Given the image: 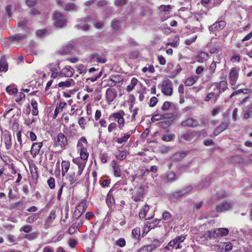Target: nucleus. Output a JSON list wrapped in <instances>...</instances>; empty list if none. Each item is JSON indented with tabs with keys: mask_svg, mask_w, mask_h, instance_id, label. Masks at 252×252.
I'll return each mask as SVG.
<instances>
[{
	"mask_svg": "<svg viewBox=\"0 0 252 252\" xmlns=\"http://www.w3.org/2000/svg\"><path fill=\"white\" fill-rule=\"evenodd\" d=\"M75 85V82L72 79H68L64 82H61L58 84V86L60 88H69Z\"/></svg>",
	"mask_w": 252,
	"mask_h": 252,
	"instance_id": "393cba45",
	"label": "nucleus"
},
{
	"mask_svg": "<svg viewBox=\"0 0 252 252\" xmlns=\"http://www.w3.org/2000/svg\"><path fill=\"white\" fill-rule=\"evenodd\" d=\"M76 6L74 3H68L66 4L65 7V10L66 11H68L70 10H76Z\"/></svg>",
	"mask_w": 252,
	"mask_h": 252,
	"instance_id": "603ef678",
	"label": "nucleus"
},
{
	"mask_svg": "<svg viewBox=\"0 0 252 252\" xmlns=\"http://www.w3.org/2000/svg\"><path fill=\"white\" fill-rule=\"evenodd\" d=\"M39 235V232L35 231L30 234L25 235L24 238L28 240L32 241L37 238Z\"/></svg>",
	"mask_w": 252,
	"mask_h": 252,
	"instance_id": "a19ab883",
	"label": "nucleus"
},
{
	"mask_svg": "<svg viewBox=\"0 0 252 252\" xmlns=\"http://www.w3.org/2000/svg\"><path fill=\"white\" fill-rule=\"evenodd\" d=\"M199 78V77L196 75L190 76L187 78L184 82V84L186 86H191L198 81Z\"/></svg>",
	"mask_w": 252,
	"mask_h": 252,
	"instance_id": "b1692460",
	"label": "nucleus"
},
{
	"mask_svg": "<svg viewBox=\"0 0 252 252\" xmlns=\"http://www.w3.org/2000/svg\"><path fill=\"white\" fill-rule=\"evenodd\" d=\"M209 58L210 56L209 54L203 51L198 52L195 57L196 62L201 63L206 62Z\"/></svg>",
	"mask_w": 252,
	"mask_h": 252,
	"instance_id": "dca6fc26",
	"label": "nucleus"
},
{
	"mask_svg": "<svg viewBox=\"0 0 252 252\" xmlns=\"http://www.w3.org/2000/svg\"><path fill=\"white\" fill-rule=\"evenodd\" d=\"M247 91H248V89H239V90H238L235 91L234 92H233L230 95V97L232 98L234 95H237V94H240L241 93L246 94Z\"/></svg>",
	"mask_w": 252,
	"mask_h": 252,
	"instance_id": "13d9d810",
	"label": "nucleus"
},
{
	"mask_svg": "<svg viewBox=\"0 0 252 252\" xmlns=\"http://www.w3.org/2000/svg\"><path fill=\"white\" fill-rule=\"evenodd\" d=\"M83 143L87 145V139L84 137H82L78 141L77 147L79 151H82V150H85L87 149L86 146H84L83 144Z\"/></svg>",
	"mask_w": 252,
	"mask_h": 252,
	"instance_id": "473e14b6",
	"label": "nucleus"
},
{
	"mask_svg": "<svg viewBox=\"0 0 252 252\" xmlns=\"http://www.w3.org/2000/svg\"><path fill=\"white\" fill-rule=\"evenodd\" d=\"M220 51V49L218 46L211 47L209 49V53L211 54H218Z\"/></svg>",
	"mask_w": 252,
	"mask_h": 252,
	"instance_id": "69168bd1",
	"label": "nucleus"
},
{
	"mask_svg": "<svg viewBox=\"0 0 252 252\" xmlns=\"http://www.w3.org/2000/svg\"><path fill=\"white\" fill-rule=\"evenodd\" d=\"M143 198V189L140 187L135 189L132 193V198L135 202H138Z\"/></svg>",
	"mask_w": 252,
	"mask_h": 252,
	"instance_id": "6e6552de",
	"label": "nucleus"
},
{
	"mask_svg": "<svg viewBox=\"0 0 252 252\" xmlns=\"http://www.w3.org/2000/svg\"><path fill=\"white\" fill-rule=\"evenodd\" d=\"M73 69L70 67H64L61 70L59 74V76L60 77H71L73 76Z\"/></svg>",
	"mask_w": 252,
	"mask_h": 252,
	"instance_id": "6ab92c4d",
	"label": "nucleus"
},
{
	"mask_svg": "<svg viewBox=\"0 0 252 252\" xmlns=\"http://www.w3.org/2000/svg\"><path fill=\"white\" fill-rule=\"evenodd\" d=\"M76 28L78 30L87 31L90 29V26L87 24H83L82 23H80L76 25Z\"/></svg>",
	"mask_w": 252,
	"mask_h": 252,
	"instance_id": "a18cd8bd",
	"label": "nucleus"
},
{
	"mask_svg": "<svg viewBox=\"0 0 252 252\" xmlns=\"http://www.w3.org/2000/svg\"><path fill=\"white\" fill-rule=\"evenodd\" d=\"M138 252H152L148 245L144 246L140 249Z\"/></svg>",
	"mask_w": 252,
	"mask_h": 252,
	"instance_id": "774afa93",
	"label": "nucleus"
},
{
	"mask_svg": "<svg viewBox=\"0 0 252 252\" xmlns=\"http://www.w3.org/2000/svg\"><path fill=\"white\" fill-rule=\"evenodd\" d=\"M124 115L125 113L123 110H120L110 115L108 121L110 124L108 126H116L117 123L120 126L123 125L125 123Z\"/></svg>",
	"mask_w": 252,
	"mask_h": 252,
	"instance_id": "f257e3e1",
	"label": "nucleus"
},
{
	"mask_svg": "<svg viewBox=\"0 0 252 252\" xmlns=\"http://www.w3.org/2000/svg\"><path fill=\"white\" fill-rule=\"evenodd\" d=\"M106 98L107 102H112L117 96V92L114 88H109L106 91Z\"/></svg>",
	"mask_w": 252,
	"mask_h": 252,
	"instance_id": "9b49d317",
	"label": "nucleus"
},
{
	"mask_svg": "<svg viewBox=\"0 0 252 252\" xmlns=\"http://www.w3.org/2000/svg\"><path fill=\"white\" fill-rule=\"evenodd\" d=\"M88 72L89 74H91L93 72H95V73L94 75H92L91 77L87 78L86 82H89V81L91 82H94L101 76L102 74L101 70H99V68H95L94 67L89 68Z\"/></svg>",
	"mask_w": 252,
	"mask_h": 252,
	"instance_id": "0eeeda50",
	"label": "nucleus"
},
{
	"mask_svg": "<svg viewBox=\"0 0 252 252\" xmlns=\"http://www.w3.org/2000/svg\"><path fill=\"white\" fill-rule=\"evenodd\" d=\"M220 58H219L217 61H213L211 63L208 68L209 72L210 74H213L215 72L216 68H217V63H220Z\"/></svg>",
	"mask_w": 252,
	"mask_h": 252,
	"instance_id": "f704fd0d",
	"label": "nucleus"
},
{
	"mask_svg": "<svg viewBox=\"0 0 252 252\" xmlns=\"http://www.w3.org/2000/svg\"><path fill=\"white\" fill-rule=\"evenodd\" d=\"M233 245L230 242H224L217 246V251L219 252H227L232 249Z\"/></svg>",
	"mask_w": 252,
	"mask_h": 252,
	"instance_id": "4468645a",
	"label": "nucleus"
},
{
	"mask_svg": "<svg viewBox=\"0 0 252 252\" xmlns=\"http://www.w3.org/2000/svg\"><path fill=\"white\" fill-rule=\"evenodd\" d=\"M67 144V140L65 135L62 133H60L55 139L54 146L55 147H60L62 148H64Z\"/></svg>",
	"mask_w": 252,
	"mask_h": 252,
	"instance_id": "423d86ee",
	"label": "nucleus"
},
{
	"mask_svg": "<svg viewBox=\"0 0 252 252\" xmlns=\"http://www.w3.org/2000/svg\"><path fill=\"white\" fill-rule=\"evenodd\" d=\"M27 37L26 34L17 33L11 36L12 40L17 42H21L25 40Z\"/></svg>",
	"mask_w": 252,
	"mask_h": 252,
	"instance_id": "2f4dec72",
	"label": "nucleus"
},
{
	"mask_svg": "<svg viewBox=\"0 0 252 252\" xmlns=\"http://www.w3.org/2000/svg\"><path fill=\"white\" fill-rule=\"evenodd\" d=\"M241 60L240 56L239 54L237 53H235L234 55L231 57L230 61L232 63L237 62L239 63Z\"/></svg>",
	"mask_w": 252,
	"mask_h": 252,
	"instance_id": "6e6d98bb",
	"label": "nucleus"
},
{
	"mask_svg": "<svg viewBox=\"0 0 252 252\" xmlns=\"http://www.w3.org/2000/svg\"><path fill=\"white\" fill-rule=\"evenodd\" d=\"M74 51V48L71 44H67L63 46L62 48L60 50V53L62 55L71 54Z\"/></svg>",
	"mask_w": 252,
	"mask_h": 252,
	"instance_id": "f3484780",
	"label": "nucleus"
},
{
	"mask_svg": "<svg viewBox=\"0 0 252 252\" xmlns=\"http://www.w3.org/2000/svg\"><path fill=\"white\" fill-rule=\"evenodd\" d=\"M106 203L109 205V204L111 205L115 204V199L114 197L112 196V194H111V191H109L108 192L107 198H106Z\"/></svg>",
	"mask_w": 252,
	"mask_h": 252,
	"instance_id": "49530a36",
	"label": "nucleus"
},
{
	"mask_svg": "<svg viewBox=\"0 0 252 252\" xmlns=\"http://www.w3.org/2000/svg\"><path fill=\"white\" fill-rule=\"evenodd\" d=\"M39 218V214L35 213L29 216L26 219V222L29 223H32L35 221Z\"/></svg>",
	"mask_w": 252,
	"mask_h": 252,
	"instance_id": "37998d69",
	"label": "nucleus"
},
{
	"mask_svg": "<svg viewBox=\"0 0 252 252\" xmlns=\"http://www.w3.org/2000/svg\"><path fill=\"white\" fill-rule=\"evenodd\" d=\"M126 157V152L124 151H121L119 155L117 156V158L120 160H123Z\"/></svg>",
	"mask_w": 252,
	"mask_h": 252,
	"instance_id": "e2e57ef3",
	"label": "nucleus"
},
{
	"mask_svg": "<svg viewBox=\"0 0 252 252\" xmlns=\"http://www.w3.org/2000/svg\"><path fill=\"white\" fill-rule=\"evenodd\" d=\"M112 166L114 170V174L116 177H121L122 175V168L116 160H113Z\"/></svg>",
	"mask_w": 252,
	"mask_h": 252,
	"instance_id": "4be33fe9",
	"label": "nucleus"
},
{
	"mask_svg": "<svg viewBox=\"0 0 252 252\" xmlns=\"http://www.w3.org/2000/svg\"><path fill=\"white\" fill-rule=\"evenodd\" d=\"M192 189V187L191 186H187L184 189L175 192L173 194V196L176 197H180L183 195L188 194Z\"/></svg>",
	"mask_w": 252,
	"mask_h": 252,
	"instance_id": "412c9836",
	"label": "nucleus"
},
{
	"mask_svg": "<svg viewBox=\"0 0 252 252\" xmlns=\"http://www.w3.org/2000/svg\"><path fill=\"white\" fill-rule=\"evenodd\" d=\"M42 145V142L34 143L32 144L31 150V153L33 157H35L38 154Z\"/></svg>",
	"mask_w": 252,
	"mask_h": 252,
	"instance_id": "aec40b11",
	"label": "nucleus"
},
{
	"mask_svg": "<svg viewBox=\"0 0 252 252\" xmlns=\"http://www.w3.org/2000/svg\"><path fill=\"white\" fill-rule=\"evenodd\" d=\"M171 106V102L169 101H165L161 107V110L163 111L168 110Z\"/></svg>",
	"mask_w": 252,
	"mask_h": 252,
	"instance_id": "0e129e2a",
	"label": "nucleus"
},
{
	"mask_svg": "<svg viewBox=\"0 0 252 252\" xmlns=\"http://www.w3.org/2000/svg\"><path fill=\"white\" fill-rule=\"evenodd\" d=\"M70 167V162L68 161L63 160L62 162V175L64 176Z\"/></svg>",
	"mask_w": 252,
	"mask_h": 252,
	"instance_id": "c756f323",
	"label": "nucleus"
},
{
	"mask_svg": "<svg viewBox=\"0 0 252 252\" xmlns=\"http://www.w3.org/2000/svg\"><path fill=\"white\" fill-rule=\"evenodd\" d=\"M28 24V21L25 18H21L17 23V26L23 29L26 27Z\"/></svg>",
	"mask_w": 252,
	"mask_h": 252,
	"instance_id": "c03bdc74",
	"label": "nucleus"
},
{
	"mask_svg": "<svg viewBox=\"0 0 252 252\" xmlns=\"http://www.w3.org/2000/svg\"><path fill=\"white\" fill-rule=\"evenodd\" d=\"M197 36L196 35H194L191 38H188L186 39L185 40V44L187 45H190L191 44H192L193 42H194L196 39H197Z\"/></svg>",
	"mask_w": 252,
	"mask_h": 252,
	"instance_id": "5fc2aeb1",
	"label": "nucleus"
},
{
	"mask_svg": "<svg viewBox=\"0 0 252 252\" xmlns=\"http://www.w3.org/2000/svg\"><path fill=\"white\" fill-rule=\"evenodd\" d=\"M186 239V236L181 235L176 237L174 239L171 240L165 247V249L172 251L173 249L176 250L181 249L182 245L181 243Z\"/></svg>",
	"mask_w": 252,
	"mask_h": 252,
	"instance_id": "7ed1b4c3",
	"label": "nucleus"
},
{
	"mask_svg": "<svg viewBox=\"0 0 252 252\" xmlns=\"http://www.w3.org/2000/svg\"><path fill=\"white\" fill-rule=\"evenodd\" d=\"M111 27L113 30H118L120 27V22L117 20H113L111 22Z\"/></svg>",
	"mask_w": 252,
	"mask_h": 252,
	"instance_id": "864d4df0",
	"label": "nucleus"
},
{
	"mask_svg": "<svg viewBox=\"0 0 252 252\" xmlns=\"http://www.w3.org/2000/svg\"><path fill=\"white\" fill-rule=\"evenodd\" d=\"M197 122L193 118H190L187 119L182 124V126H196Z\"/></svg>",
	"mask_w": 252,
	"mask_h": 252,
	"instance_id": "4c0bfd02",
	"label": "nucleus"
},
{
	"mask_svg": "<svg viewBox=\"0 0 252 252\" xmlns=\"http://www.w3.org/2000/svg\"><path fill=\"white\" fill-rule=\"evenodd\" d=\"M80 175H78V172L77 173L73 172L67 174L66 176V179L70 185L75 186L79 183L78 181V177Z\"/></svg>",
	"mask_w": 252,
	"mask_h": 252,
	"instance_id": "1a4fd4ad",
	"label": "nucleus"
},
{
	"mask_svg": "<svg viewBox=\"0 0 252 252\" xmlns=\"http://www.w3.org/2000/svg\"><path fill=\"white\" fill-rule=\"evenodd\" d=\"M47 183L51 189H53L55 188V179L54 178H52V177L50 178L48 180Z\"/></svg>",
	"mask_w": 252,
	"mask_h": 252,
	"instance_id": "680f3d73",
	"label": "nucleus"
},
{
	"mask_svg": "<svg viewBox=\"0 0 252 252\" xmlns=\"http://www.w3.org/2000/svg\"><path fill=\"white\" fill-rule=\"evenodd\" d=\"M161 92L165 95L171 96L173 94V83L172 81L166 79L164 80L160 86Z\"/></svg>",
	"mask_w": 252,
	"mask_h": 252,
	"instance_id": "39448f33",
	"label": "nucleus"
},
{
	"mask_svg": "<svg viewBox=\"0 0 252 252\" xmlns=\"http://www.w3.org/2000/svg\"><path fill=\"white\" fill-rule=\"evenodd\" d=\"M229 232L227 228H219L212 232L211 235L214 237H222L227 235Z\"/></svg>",
	"mask_w": 252,
	"mask_h": 252,
	"instance_id": "ddd939ff",
	"label": "nucleus"
},
{
	"mask_svg": "<svg viewBox=\"0 0 252 252\" xmlns=\"http://www.w3.org/2000/svg\"><path fill=\"white\" fill-rule=\"evenodd\" d=\"M80 154V158L83 160H86L89 157V153L87 152V149L85 150L79 151Z\"/></svg>",
	"mask_w": 252,
	"mask_h": 252,
	"instance_id": "8fccbe9b",
	"label": "nucleus"
},
{
	"mask_svg": "<svg viewBox=\"0 0 252 252\" xmlns=\"http://www.w3.org/2000/svg\"><path fill=\"white\" fill-rule=\"evenodd\" d=\"M91 60L97 63H104L107 62L106 56L98 53H94L91 55Z\"/></svg>",
	"mask_w": 252,
	"mask_h": 252,
	"instance_id": "9d476101",
	"label": "nucleus"
},
{
	"mask_svg": "<svg viewBox=\"0 0 252 252\" xmlns=\"http://www.w3.org/2000/svg\"><path fill=\"white\" fill-rule=\"evenodd\" d=\"M216 89L220 94L223 93L228 89V83L226 80H221L215 83Z\"/></svg>",
	"mask_w": 252,
	"mask_h": 252,
	"instance_id": "f8f14e48",
	"label": "nucleus"
},
{
	"mask_svg": "<svg viewBox=\"0 0 252 252\" xmlns=\"http://www.w3.org/2000/svg\"><path fill=\"white\" fill-rule=\"evenodd\" d=\"M138 82V79L135 77H133L131 81L130 84L127 86L126 90L127 92H130L132 91L135 87L137 85Z\"/></svg>",
	"mask_w": 252,
	"mask_h": 252,
	"instance_id": "72a5a7b5",
	"label": "nucleus"
},
{
	"mask_svg": "<svg viewBox=\"0 0 252 252\" xmlns=\"http://www.w3.org/2000/svg\"><path fill=\"white\" fill-rule=\"evenodd\" d=\"M56 217V211L52 210L50 214L49 215L47 219V220L45 222V225L46 227H48L51 223L52 222V221L55 219Z\"/></svg>",
	"mask_w": 252,
	"mask_h": 252,
	"instance_id": "7c9ffc66",
	"label": "nucleus"
},
{
	"mask_svg": "<svg viewBox=\"0 0 252 252\" xmlns=\"http://www.w3.org/2000/svg\"><path fill=\"white\" fill-rule=\"evenodd\" d=\"M162 241L160 240L155 239L153 240V243L150 245H148L150 248L151 251L152 252L157 248L159 247L162 244Z\"/></svg>",
	"mask_w": 252,
	"mask_h": 252,
	"instance_id": "58836bf2",
	"label": "nucleus"
},
{
	"mask_svg": "<svg viewBox=\"0 0 252 252\" xmlns=\"http://www.w3.org/2000/svg\"><path fill=\"white\" fill-rule=\"evenodd\" d=\"M116 244L120 247H124L126 245V241L124 238H119L116 241Z\"/></svg>",
	"mask_w": 252,
	"mask_h": 252,
	"instance_id": "052dcab7",
	"label": "nucleus"
},
{
	"mask_svg": "<svg viewBox=\"0 0 252 252\" xmlns=\"http://www.w3.org/2000/svg\"><path fill=\"white\" fill-rule=\"evenodd\" d=\"M32 106V113L34 116H37L38 114V108L37 101L34 98H32L31 101Z\"/></svg>",
	"mask_w": 252,
	"mask_h": 252,
	"instance_id": "a878e982",
	"label": "nucleus"
},
{
	"mask_svg": "<svg viewBox=\"0 0 252 252\" xmlns=\"http://www.w3.org/2000/svg\"><path fill=\"white\" fill-rule=\"evenodd\" d=\"M86 208L85 204L80 203L76 208L74 213L78 217H80L84 212Z\"/></svg>",
	"mask_w": 252,
	"mask_h": 252,
	"instance_id": "bb28decb",
	"label": "nucleus"
},
{
	"mask_svg": "<svg viewBox=\"0 0 252 252\" xmlns=\"http://www.w3.org/2000/svg\"><path fill=\"white\" fill-rule=\"evenodd\" d=\"M73 162L78 165V175H81L85 167V163L84 162H81L77 158L73 159Z\"/></svg>",
	"mask_w": 252,
	"mask_h": 252,
	"instance_id": "cd10ccee",
	"label": "nucleus"
},
{
	"mask_svg": "<svg viewBox=\"0 0 252 252\" xmlns=\"http://www.w3.org/2000/svg\"><path fill=\"white\" fill-rule=\"evenodd\" d=\"M4 141L7 150L10 149L11 147V137L10 134L6 133L4 135Z\"/></svg>",
	"mask_w": 252,
	"mask_h": 252,
	"instance_id": "c9c22d12",
	"label": "nucleus"
},
{
	"mask_svg": "<svg viewBox=\"0 0 252 252\" xmlns=\"http://www.w3.org/2000/svg\"><path fill=\"white\" fill-rule=\"evenodd\" d=\"M240 68L238 67H233L230 68L228 73V80L232 89H237L239 85L236 84L239 76Z\"/></svg>",
	"mask_w": 252,
	"mask_h": 252,
	"instance_id": "f03ea898",
	"label": "nucleus"
},
{
	"mask_svg": "<svg viewBox=\"0 0 252 252\" xmlns=\"http://www.w3.org/2000/svg\"><path fill=\"white\" fill-rule=\"evenodd\" d=\"M165 180L166 182H173L177 180V176L174 172H171L166 175Z\"/></svg>",
	"mask_w": 252,
	"mask_h": 252,
	"instance_id": "e433bc0d",
	"label": "nucleus"
},
{
	"mask_svg": "<svg viewBox=\"0 0 252 252\" xmlns=\"http://www.w3.org/2000/svg\"><path fill=\"white\" fill-rule=\"evenodd\" d=\"M8 69V63L5 56H2L0 59V71L6 72Z\"/></svg>",
	"mask_w": 252,
	"mask_h": 252,
	"instance_id": "c85d7f7f",
	"label": "nucleus"
},
{
	"mask_svg": "<svg viewBox=\"0 0 252 252\" xmlns=\"http://www.w3.org/2000/svg\"><path fill=\"white\" fill-rule=\"evenodd\" d=\"M130 137V134H125L122 137L119 138L117 139L118 143L121 144L123 142H126Z\"/></svg>",
	"mask_w": 252,
	"mask_h": 252,
	"instance_id": "4d7b16f0",
	"label": "nucleus"
},
{
	"mask_svg": "<svg viewBox=\"0 0 252 252\" xmlns=\"http://www.w3.org/2000/svg\"><path fill=\"white\" fill-rule=\"evenodd\" d=\"M6 91L9 94H12L17 93L18 92L17 89L14 86H7L6 88Z\"/></svg>",
	"mask_w": 252,
	"mask_h": 252,
	"instance_id": "09e8293b",
	"label": "nucleus"
},
{
	"mask_svg": "<svg viewBox=\"0 0 252 252\" xmlns=\"http://www.w3.org/2000/svg\"><path fill=\"white\" fill-rule=\"evenodd\" d=\"M122 76L119 75H112L111 77L110 78V81H112L114 83V84L113 85L111 84L110 85L111 86H115L116 84L118 82H120L122 80Z\"/></svg>",
	"mask_w": 252,
	"mask_h": 252,
	"instance_id": "79ce46f5",
	"label": "nucleus"
},
{
	"mask_svg": "<svg viewBox=\"0 0 252 252\" xmlns=\"http://www.w3.org/2000/svg\"><path fill=\"white\" fill-rule=\"evenodd\" d=\"M52 18L55 27L63 28L65 26L66 20L62 13L55 11L52 15Z\"/></svg>",
	"mask_w": 252,
	"mask_h": 252,
	"instance_id": "20e7f679",
	"label": "nucleus"
},
{
	"mask_svg": "<svg viewBox=\"0 0 252 252\" xmlns=\"http://www.w3.org/2000/svg\"><path fill=\"white\" fill-rule=\"evenodd\" d=\"M140 228L136 227L132 230L131 235L135 240H139L140 236Z\"/></svg>",
	"mask_w": 252,
	"mask_h": 252,
	"instance_id": "ea45409f",
	"label": "nucleus"
},
{
	"mask_svg": "<svg viewBox=\"0 0 252 252\" xmlns=\"http://www.w3.org/2000/svg\"><path fill=\"white\" fill-rule=\"evenodd\" d=\"M149 207L147 204H145L140 210L139 216L141 219L149 220L152 217H148L146 215L147 212L149 211Z\"/></svg>",
	"mask_w": 252,
	"mask_h": 252,
	"instance_id": "5701e85b",
	"label": "nucleus"
},
{
	"mask_svg": "<svg viewBox=\"0 0 252 252\" xmlns=\"http://www.w3.org/2000/svg\"><path fill=\"white\" fill-rule=\"evenodd\" d=\"M175 138V135L174 134H164L162 137V139L165 141H172Z\"/></svg>",
	"mask_w": 252,
	"mask_h": 252,
	"instance_id": "de8ad7c7",
	"label": "nucleus"
},
{
	"mask_svg": "<svg viewBox=\"0 0 252 252\" xmlns=\"http://www.w3.org/2000/svg\"><path fill=\"white\" fill-rule=\"evenodd\" d=\"M32 229V226L30 225H26L23 227H22L20 231H24L25 233H29L30 232Z\"/></svg>",
	"mask_w": 252,
	"mask_h": 252,
	"instance_id": "bf43d9fd",
	"label": "nucleus"
},
{
	"mask_svg": "<svg viewBox=\"0 0 252 252\" xmlns=\"http://www.w3.org/2000/svg\"><path fill=\"white\" fill-rule=\"evenodd\" d=\"M226 25V22L223 20H220L215 22L209 27L210 30H214L217 31H220L223 29Z\"/></svg>",
	"mask_w": 252,
	"mask_h": 252,
	"instance_id": "a211bd4d",
	"label": "nucleus"
},
{
	"mask_svg": "<svg viewBox=\"0 0 252 252\" xmlns=\"http://www.w3.org/2000/svg\"><path fill=\"white\" fill-rule=\"evenodd\" d=\"M158 101V98L155 96H153L150 99L149 106L151 107H154L157 103Z\"/></svg>",
	"mask_w": 252,
	"mask_h": 252,
	"instance_id": "338daca9",
	"label": "nucleus"
},
{
	"mask_svg": "<svg viewBox=\"0 0 252 252\" xmlns=\"http://www.w3.org/2000/svg\"><path fill=\"white\" fill-rule=\"evenodd\" d=\"M232 204L229 202H223L216 206V211L218 212H223L227 211L232 208Z\"/></svg>",
	"mask_w": 252,
	"mask_h": 252,
	"instance_id": "2eb2a0df",
	"label": "nucleus"
},
{
	"mask_svg": "<svg viewBox=\"0 0 252 252\" xmlns=\"http://www.w3.org/2000/svg\"><path fill=\"white\" fill-rule=\"evenodd\" d=\"M183 137L187 141H190L194 138V134L192 132H187L185 133Z\"/></svg>",
	"mask_w": 252,
	"mask_h": 252,
	"instance_id": "3c124183",
	"label": "nucleus"
}]
</instances>
